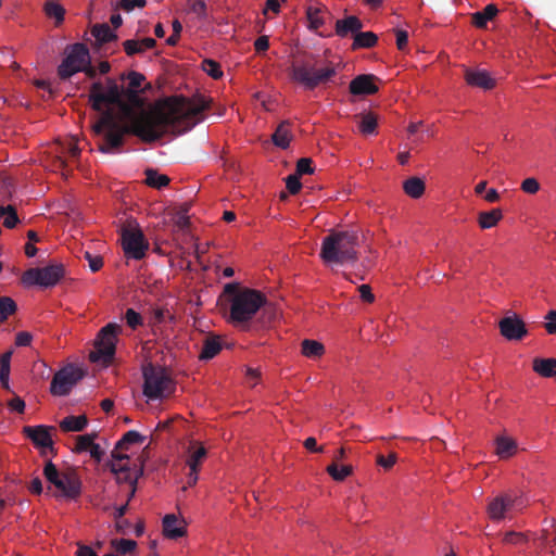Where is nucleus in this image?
<instances>
[{"label": "nucleus", "mask_w": 556, "mask_h": 556, "mask_svg": "<svg viewBox=\"0 0 556 556\" xmlns=\"http://www.w3.org/2000/svg\"><path fill=\"white\" fill-rule=\"evenodd\" d=\"M128 87L124 89L113 78L104 83L94 81L90 86L89 102L99 118L92 125L93 132L101 137L99 151L115 153L124 144L125 135H134L141 141L150 143L161 139L168 130L182 132L194 126V118L208 109V100L199 94L192 99L174 97L151 110L142 111L125 124L117 117L110 105L117 106L124 113L142 105L140 92L144 75L131 71L126 76ZM125 79V75H122Z\"/></svg>", "instance_id": "f257e3e1"}, {"label": "nucleus", "mask_w": 556, "mask_h": 556, "mask_svg": "<svg viewBox=\"0 0 556 556\" xmlns=\"http://www.w3.org/2000/svg\"><path fill=\"white\" fill-rule=\"evenodd\" d=\"M225 293L229 295V320L242 329L249 328V323L263 308V314H269L266 307L267 299L258 290L242 288L236 283L225 286ZM273 314L270 313V316Z\"/></svg>", "instance_id": "f03ea898"}, {"label": "nucleus", "mask_w": 556, "mask_h": 556, "mask_svg": "<svg viewBox=\"0 0 556 556\" xmlns=\"http://www.w3.org/2000/svg\"><path fill=\"white\" fill-rule=\"evenodd\" d=\"M358 244V235L353 230L331 231L321 241L320 258L326 264L355 263Z\"/></svg>", "instance_id": "7ed1b4c3"}, {"label": "nucleus", "mask_w": 556, "mask_h": 556, "mask_svg": "<svg viewBox=\"0 0 556 556\" xmlns=\"http://www.w3.org/2000/svg\"><path fill=\"white\" fill-rule=\"evenodd\" d=\"M289 74L292 80L301 84L305 89L313 90L336 76L337 71L333 66L316 68L314 63L302 59L292 62Z\"/></svg>", "instance_id": "20e7f679"}, {"label": "nucleus", "mask_w": 556, "mask_h": 556, "mask_svg": "<svg viewBox=\"0 0 556 556\" xmlns=\"http://www.w3.org/2000/svg\"><path fill=\"white\" fill-rule=\"evenodd\" d=\"M143 394L150 400L167 397L175 392L172 377L162 367L148 365L143 368Z\"/></svg>", "instance_id": "39448f33"}, {"label": "nucleus", "mask_w": 556, "mask_h": 556, "mask_svg": "<svg viewBox=\"0 0 556 556\" xmlns=\"http://www.w3.org/2000/svg\"><path fill=\"white\" fill-rule=\"evenodd\" d=\"M121 332L122 327L115 323H109L101 328L96 338L94 351L90 352L89 359L92 363L111 364L116 351L117 337Z\"/></svg>", "instance_id": "423d86ee"}, {"label": "nucleus", "mask_w": 556, "mask_h": 556, "mask_svg": "<svg viewBox=\"0 0 556 556\" xmlns=\"http://www.w3.org/2000/svg\"><path fill=\"white\" fill-rule=\"evenodd\" d=\"M43 475L58 489L61 496L74 500L80 495L81 482L74 470L60 472L55 465L49 460L45 465Z\"/></svg>", "instance_id": "0eeeda50"}, {"label": "nucleus", "mask_w": 556, "mask_h": 556, "mask_svg": "<svg viewBox=\"0 0 556 556\" xmlns=\"http://www.w3.org/2000/svg\"><path fill=\"white\" fill-rule=\"evenodd\" d=\"M64 59L58 67V75L62 80L71 78L90 63V53L86 45L77 42L68 45L64 51Z\"/></svg>", "instance_id": "6e6552de"}, {"label": "nucleus", "mask_w": 556, "mask_h": 556, "mask_svg": "<svg viewBox=\"0 0 556 556\" xmlns=\"http://www.w3.org/2000/svg\"><path fill=\"white\" fill-rule=\"evenodd\" d=\"M122 247L125 255L134 260H142L149 250V242L135 220L121 229Z\"/></svg>", "instance_id": "1a4fd4ad"}, {"label": "nucleus", "mask_w": 556, "mask_h": 556, "mask_svg": "<svg viewBox=\"0 0 556 556\" xmlns=\"http://www.w3.org/2000/svg\"><path fill=\"white\" fill-rule=\"evenodd\" d=\"M84 376L85 371L80 367L67 364L54 374L50 384V393L53 396L68 395Z\"/></svg>", "instance_id": "9d476101"}, {"label": "nucleus", "mask_w": 556, "mask_h": 556, "mask_svg": "<svg viewBox=\"0 0 556 556\" xmlns=\"http://www.w3.org/2000/svg\"><path fill=\"white\" fill-rule=\"evenodd\" d=\"M65 275L62 264H51L42 268H29L22 276L23 283L45 288L55 286Z\"/></svg>", "instance_id": "9b49d317"}, {"label": "nucleus", "mask_w": 556, "mask_h": 556, "mask_svg": "<svg viewBox=\"0 0 556 556\" xmlns=\"http://www.w3.org/2000/svg\"><path fill=\"white\" fill-rule=\"evenodd\" d=\"M109 466L110 470L116 476L118 482H126L131 485V491L127 501L129 502L135 495L137 481L143 473L142 467H137L136 465H134V467L117 465L113 462H111Z\"/></svg>", "instance_id": "f8f14e48"}, {"label": "nucleus", "mask_w": 556, "mask_h": 556, "mask_svg": "<svg viewBox=\"0 0 556 556\" xmlns=\"http://www.w3.org/2000/svg\"><path fill=\"white\" fill-rule=\"evenodd\" d=\"M498 328L501 334L510 341L521 340L528 333L525 323L517 316L502 318Z\"/></svg>", "instance_id": "ddd939ff"}, {"label": "nucleus", "mask_w": 556, "mask_h": 556, "mask_svg": "<svg viewBox=\"0 0 556 556\" xmlns=\"http://www.w3.org/2000/svg\"><path fill=\"white\" fill-rule=\"evenodd\" d=\"M516 498L505 493L495 496L488 505V514L494 521H500L515 506Z\"/></svg>", "instance_id": "4468645a"}, {"label": "nucleus", "mask_w": 556, "mask_h": 556, "mask_svg": "<svg viewBox=\"0 0 556 556\" xmlns=\"http://www.w3.org/2000/svg\"><path fill=\"white\" fill-rule=\"evenodd\" d=\"M379 80L372 74H362L356 76L350 83V92L354 96H365V94H374L378 92V87L375 81Z\"/></svg>", "instance_id": "2eb2a0df"}, {"label": "nucleus", "mask_w": 556, "mask_h": 556, "mask_svg": "<svg viewBox=\"0 0 556 556\" xmlns=\"http://www.w3.org/2000/svg\"><path fill=\"white\" fill-rule=\"evenodd\" d=\"M465 80L471 87L490 90L495 86V80L485 70L465 68Z\"/></svg>", "instance_id": "dca6fc26"}, {"label": "nucleus", "mask_w": 556, "mask_h": 556, "mask_svg": "<svg viewBox=\"0 0 556 556\" xmlns=\"http://www.w3.org/2000/svg\"><path fill=\"white\" fill-rule=\"evenodd\" d=\"M187 533L186 523L179 520L176 515L168 514L163 518V534L167 539L176 540L185 536Z\"/></svg>", "instance_id": "f3484780"}, {"label": "nucleus", "mask_w": 556, "mask_h": 556, "mask_svg": "<svg viewBox=\"0 0 556 556\" xmlns=\"http://www.w3.org/2000/svg\"><path fill=\"white\" fill-rule=\"evenodd\" d=\"M24 434L30 439L34 444L40 447H49L52 450V439L49 428L46 426H27L23 429Z\"/></svg>", "instance_id": "a211bd4d"}, {"label": "nucleus", "mask_w": 556, "mask_h": 556, "mask_svg": "<svg viewBox=\"0 0 556 556\" xmlns=\"http://www.w3.org/2000/svg\"><path fill=\"white\" fill-rule=\"evenodd\" d=\"M363 28V22L355 15H350L336 22V34L341 37H348L350 34L354 37Z\"/></svg>", "instance_id": "6ab92c4d"}, {"label": "nucleus", "mask_w": 556, "mask_h": 556, "mask_svg": "<svg viewBox=\"0 0 556 556\" xmlns=\"http://www.w3.org/2000/svg\"><path fill=\"white\" fill-rule=\"evenodd\" d=\"M222 351V342L219 337L210 336L203 341L200 359L208 361L215 357Z\"/></svg>", "instance_id": "aec40b11"}, {"label": "nucleus", "mask_w": 556, "mask_h": 556, "mask_svg": "<svg viewBox=\"0 0 556 556\" xmlns=\"http://www.w3.org/2000/svg\"><path fill=\"white\" fill-rule=\"evenodd\" d=\"M88 425V418L86 415L80 416H67L62 419L59 424L60 428L64 432H79L83 431Z\"/></svg>", "instance_id": "412c9836"}, {"label": "nucleus", "mask_w": 556, "mask_h": 556, "mask_svg": "<svg viewBox=\"0 0 556 556\" xmlns=\"http://www.w3.org/2000/svg\"><path fill=\"white\" fill-rule=\"evenodd\" d=\"M533 370L542 377H556V358H534Z\"/></svg>", "instance_id": "4be33fe9"}, {"label": "nucleus", "mask_w": 556, "mask_h": 556, "mask_svg": "<svg viewBox=\"0 0 556 556\" xmlns=\"http://www.w3.org/2000/svg\"><path fill=\"white\" fill-rule=\"evenodd\" d=\"M91 35L94 37L96 42L99 46L117 39V35L112 31L106 23L93 25L91 28Z\"/></svg>", "instance_id": "5701e85b"}, {"label": "nucleus", "mask_w": 556, "mask_h": 556, "mask_svg": "<svg viewBox=\"0 0 556 556\" xmlns=\"http://www.w3.org/2000/svg\"><path fill=\"white\" fill-rule=\"evenodd\" d=\"M498 13L495 4H488L482 11H477L472 14V24L477 28H484L486 23L493 20Z\"/></svg>", "instance_id": "b1692460"}, {"label": "nucleus", "mask_w": 556, "mask_h": 556, "mask_svg": "<svg viewBox=\"0 0 556 556\" xmlns=\"http://www.w3.org/2000/svg\"><path fill=\"white\" fill-rule=\"evenodd\" d=\"M290 124L288 122H281L271 135L273 143L281 149H287L290 143Z\"/></svg>", "instance_id": "393cba45"}, {"label": "nucleus", "mask_w": 556, "mask_h": 556, "mask_svg": "<svg viewBox=\"0 0 556 556\" xmlns=\"http://www.w3.org/2000/svg\"><path fill=\"white\" fill-rule=\"evenodd\" d=\"M495 444L496 455L502 459L511 457L517 451V443L507 437H497Z\"/></svg>", "instance_id": "a878e982"}, {"label": "nucleus", "mask_w": 556, "mask_h": 556, "mask_svg": "<svg viewBox=\"0 0 556 556\" xmlns=\"http://www.w3.org/2000/svg\"><path fill=\"white\" fill-rule=\"evenodd\" d=\"M378 36L372 31H361L354 36L352 49H369L377 45Z\"/></svg>", "instance_id": "bb28decb"}, {"label": "nucleus", "mask_w": 556, "mask_h": 556, "mask_svg": "<svg viewBox=\"0 0 556 556\" xmlns=\"http://www.w3.org/2000/svg\"><path fill=\"white\" fill-rule=\"evenodd\" d=\"M502 218V211L500 208H493L489 212H480L478 215V224L482 229H490L496 226Z\"/></svg>", "instance_id": "cd10ccee"}, {"label": "nucleus", "mask_w": 556, "mask_h": 556, "mask_svg": "<svg viewBox=\"0 0 556 556\" xmlns=\"http://www.w3.org/2000/svg\"><path fill=\"white\" fill-rule=\"evenodd\" d=\"M425 182L418 177H410L403 182L404 192L413 198L419 199L425 193Z\"/></svg>", "instance_id": "c85d7f7f"}, {"label": "nucleus", "mask_w": 556, "mask_h": 556, "mask_svg": "<svg viewBox=\"0 0 556 556\" xmlns=\"http://www.w3.org/2000/svg\"><path fill=\"white\" fill-rule=\"evenodd\" d=\"M302 354L309 358L320 357L325 353V346L323 343L305 339L302 341Z\"/></svg>", "instance_id": "c756f323"}, {"label": "nucleus", "mask_w": 556, "mask_h": 556, "mask_svg": "<svg viewBox=\"0 0 556 556\" xmlns=\"http://www.w3.org/2000/svg\"><path fill=\"white\" fill-rule=\"evenodd\" d=\"M144 440L146 437L140 434L138 431L129 430L116 442V447L127 451L130 445L141 444L144 442Z\"/></svg>", "instance_id": "7c9ffc66"}, {"label": "nucleus", "mask_w": 556, "mask_h": 556, "mask_svg": "<svg viewBox=\"0 0 556 556\" xmlns=\"http://www.w3.org/2000/svg\"><path fill=\"white\" fill-rule=\"evenodd\" d=\"M170 179L166 175L159 174L156 170L151 168L146 170V182L152 188L162 189L163 187H166Z\"/></svg>", "instance_id": "2f4dec72"}, {"label": "nucleus", "mask_w": 556, "mask_h": 556, "mask_svg": "<svg viewBox=\"0 0 556 556\" xmlns=\"http://www.w3.org/2000/svg\"><path fill=\"white\" fill-rule=\"evenodd\" d=\"M326 471L336 481H343L346 477L352 475L353 467L351 465L339 466L336 462L331 463Z\"/></svg>", "instance_id": "473e14b6"}, {"label": "nucleus", "mask_w": 556, "mask_h": 556, "mask_svg": "<svg viewBox=\"0 0 556 556\" xmlns=\"http://www.w3.org/2000/svg\"><path fill=\"white\" fill-rule=\"evenodd\" d=\"M43 10L48 17L55 20L56 26L63 23L65 9L60 3L55 1H47Z\"/></svg>", "instance_id": "72a5a7b5"}, {"label": "nucleus", "mask_w": 556, "mask_h": 556, "mask_svg": "<svg viewBox=\"0 0 556 556\" xmlns=\"http://www.w3.org/2000/svg\"><path fill=\"white\" fill-rule=\"evenodd\" d=\"M0 217H3V226L12 229L20 222L16 210L12 205L0 206Z\"/></svg>", "instance_id": "f704fd0d"}, {"label": "nucleus", "mask_w": 556, "mask_h": 556, "mask_svg": "<svg viewBox=\"0 0 556 556\" xmlns=\"http://www.w3.org/2000/svg\"><path fill=\"white\" fill-rule=\"evenodd\" d=\"M377 128V117L372 113H365L361 115L359 130L364 135L375 134Z\"/></svg>", "instance_id": "c9c22d12"}, {"label": "nucleus", "mask_w": 556, "mask_h": 556, "mask_svg": "<svg viewBox=\"0 0 556 556\" xmlns=\"http://www.w3.org/2000/svg\"><path fill=\"white\" fill-rule=\"evenodd\" d=\"M16 303L9 296L0 298V323H4L10 315L16 312Z\"/></svg>", "instance_id": "e433bc0d"}, {"label": "nucleus", "mask_w": 556, "mask_h": 556, "mask_svg": "<svg viewBox=\"0 0 556 556\" xmlns=\"http://www.w3.org/2000/svg\"><path fill=\"white\" fill-rule=\"evenodd\" d=\"M96 437H97V433H87V434L78 435L76 438V446H75L74 451L76 453L89 451L91 445L94 443L93 441H94Z\"/></svg>", "instance_id": "4c0bfd02"}, {"label": "nucleus", "mask_w": 556, "mask_h": 556, "mask_svg": "<svg viewBox=\"0 0 556 556\" xmlns=\"http://www.w3.org/2000/svg\"><path fill=\"white\" fill-rule=\"evenodd\" d=\"M202 70L214 79H218L223 76L219 63L211 59L203 60Z\"/></svg>", "instance_id": "58836bf2"}, {"label": "nucleus", "mask_w": 556, "mask_h": 556, "mask_svg": "<svg viewBox=\"0 0 556 556\" xmlns=\"http://www.w3.org/2000/svg\"><path fill=\"white\" fill-rule=\"evenodd\" d=\"M321 10L319 8L308 7L306 11L307 20L309 22V27L313 29H318L324 25V20L320 16Z\"/></svg>", "instance_id": "ea45409f"}, {"label": "nucleus", "mask_w": 556, "mask_h": 556, "mask_svg": "<svg viewBox=\"0 0 556 556\" xmlns=\"http://www.w3.org/2000/svg\"><path fill=\"white\" fill-rule=\"evenodd\" d=\"M111 544L116 548L117 552L121 554H129L132 553L136 547L137 543L134 540H127V539H121V540H113Z\"/></svg>", "instance_id": "a19ab883"}, {"label": "nucleus", "mask_w": 556, "mask_h": 556, "mask_svg": "<svg viewBox=\"0 0 556 556\" xmlns=\"http://www.w3.org/2000/svg\"><path fill=\"white\" fill-rule=\"evenodd\" d=\"M314 173L313 161L309 157H302L296 162L295 175H309Z\"/></svg>", "instance_id": "79ce46f5"}, {"label": "nucleus", "mask_w": 556, "mask_h": 556, "mask_svg": "<svg viewBox=\"0 0 556 556\" xmlns=\"http://www.w3.org/2000/svg\"><path fill=\"white\" fill-rule=\"evenodd\" d=\"M206 456V450L204 446L199 445L193 452H191L189 459L187 460V464L189 467L194 466L195 468H199L201 462Z\"/></svg>", "instance_id": "37998d69"}, {"label": "nucleus", "mask_w": 556, "mask_h": 556, "mask_svg": "<svg viewBox=\"0 0 556 556\" xmlns=\"http://www.w3.org/2000/svg\"><path fill=\"white\" fill-rule=\"evenodd\" d=\"M125 320L126 324L131 329H137L139 326L143 324V319L139 313H137L134 308H127L125 312Z\"/></svg>", "instance_id": "c03bdc74"}, {"label": "nucleus", "mask_w": 556, "mask_h": 556, "mask_svg": "<svg viewBox=\"0 0 556 556\" xmlns=\"http://www.w3.org/2000/svg\"><path fill=\"white\" fill-rule=\"evenodd\" d=\"M122 451H125L124 448H117L116 446L111 452L112 459L106 463V467L110 469L109 464L111 462L117 464V465H129V456L127 454H123Z\"/></svg>", "instance_id": "a18cd8bd"}, {"label": "nucleus", "mask_w": 556, "mask_h": 556, "mask_svg": "<svg viewBox=\"0 0 556 556\" xmlns=\"http://www.w3.org/2000/svg\"><path fill=\"white\" fill-rule=\"evenodd\" d=\"M190 11L201 20L207 18V7L203 0H195L191 2Z\"/></svg>", "instance_id": "49530a36"}, {"label": "nucleus", "mask_w": 556, "mask_h": 556, "mask_svg": "<svg viewBox=\"0 0 556 556\" xmlns=\"http://www.w3.org/2000/svg\"><path fill=\"white\" fill-rule=\"evenodd\" d=\"M124 50L127 55H134L137 53H142L144 48L141 47L140 41L128 39L123 42Z\"/></svg>", "instance_id": "de8ad7c7"}, {"label": "nucleus", "mask_w": 556, "mask_h": 556, "mask_svg": "<svg viewBox=\"0 0 556 556\" xmlns=\"http://www.w3.org/2000/svg\"><path fill=\"white\" fill-rule=\"evenodd\" d=\"M166 317H169V319H174V316L169 314L168 309L156 307L152 311V324H162L165 321Z\"/></svg>", "instance_id": "09e8293b"}, {"label": "nucleus", "mask_w": 556, "mask_h": 556, "mask_svg": "<svg viewBox=\"0 0 556 556\" xmlns=\"http://www.w3.org/2000/svg\"><path fill=\"white\" fill-rule=\"evenodd\" d=\"M521 190L529 194H535L540 190V184L533 177L526 178L521 182Z\"/></svg>", "instance_id": "8fccbe9b"}, {"label": "nucleus", "mask_w": 556, "mask_h": 556, "mask_svg": "<svg viewBox=\"0 0 556 556\" xmlns=\"http://www.w3.org/2000/svg\"><path fill=\"white\" fill-rule=\"evenodd\" d=\"M286 187L291 194H296L302 187L300 177L295 174L289 175L286 178Z\"/></svg>", "instance_id": "3c124183"}, {"label": "nucleus", "mask_w": 556, "mask_h": 556, "mask_svg": "<svg viewBox=\"0 0 556 556\" xmlns=\"http://www.w3.org/2000/svg\"><path fill=\"white\" fill-rule=\"evenodd\" d=\"M396 460L397 456L395 453H390L387 457L381 454L377 456V464L383 467L384 469H391L396 463Z\"/></svg>", "instance_id": "603ef678"}, {"label": "nucleus", "mask_w": 556, "mask_h": 556, "mask_svg": "<svg viewBox=\"0 0 556 556\" xmlns=\"http://www.w3.org/2000/svg\"><path fill=\"white\" fill-rule=\"evenodd\" d=\"M85 257L88 260L89 267L93 273L98 271L103 266V261L100 256H92L89 252H86Z\"/></svg>", "instance_id": "864d4df0"}, {"label": "nucleus", "mask_w": 556, "mask_h": 556, "mask_svg": "<svg viewBox=\"0 0 556 556\" xmlns=\"http://www.w3.org/2000/svg\"><path fill=\"white\" fill-rule=\"evenodd\" d=\"M396 47L399 50H404L408 42V34L406 30L396 29Z\"/></svg>", "instance_id": "5fc2aeb1"}, {"label": "nucleus", "mask_w": 556, "mask_h": 556, "mask_svg": "<svg viewBox=\"0 0 556 556\" xmlns=\"http://www.w3.org/2000/svg\"><path fill=\"white\" fill-rule=\"evenodd\" d=\"M254 48L257 53L265 52L269 48V38L266 35L258 37L254 42Z\"/></svg>", "instance_id": "6e6d98bb"}, {"label": "nucleus", "mask_w": 556, "mask_h": 556, "mask_svg": "<svg viewBox=\"0 0 556 556\" xmlns=\"http://www.w3.org/2000/svg\"><path fill=\"white\" fill-rule=\"evenodd\" d=\"M33 336L27 331H21L15 337V344L17 346H27L30 344Z\"/></svg>", "instance_id": "4d7b16f0"}, {"label": "nucleus", "mask_w": 556, "mask_h": 556, "mask_svg": "<svg viewBox=\"0 0 556 556\" xmlns=\"http://www.w3.org/2000/svg\"><path fill=\"white\" fill-rule=\"evenodd\" d=\"M361 293V299L367 303H372L375 301V295L371 292V288L369 285H362L358 288Z\"/></svg>", "instance_id": "13d9d810"}, {"label": "nucleus", "mask_w": 556, "mask_h": 556, "mask_svg": "<svg viewBox=\"0 0 556 556\" xmlns=\"http://www.w3.org/2000/svg\"><path fill=\"white\" fill-rule=\"evenodd\" d=\"M146 4V0H121V5L126 11H131L136 7L143 8Z\"/></svg>", "instance_id": "bf43d9fd"}, {"label": "nucleus", "mask_w": 556, "mask_h": 556, "mask_svg": "<svg viewBox=\"0 0 556 556\" xmlns=\"http://www.w3.org/2000/svg\"><path fill=\"white\" fill-rule=\"evenodd\" d=\"M303 445L306 450H308L309 452H313V453H323L324 452V446H317L316 439L313 437L305 439Z\"/></svg>", "instance_id": "052dcab7"}, {"label": "nucleus", "mask_w": 556, "mask_h": 556, "mask_svg": "<svg viewBox=\"0 0 556 556\" xmlns=\"http://www.w3.org/2000/svg\"><path fill=\"white\" fill-rule=\"evenodd\" d=\"M9 407L12 409V410H15L20 414H22L25 409V402L23 399H21L20 396H15L13 397L10 402H9Z\"/></svg>", "instance_id": "680f3d73"}, {"label": "nucleus", "mask_w": 556, "mask_h": 556, "mask_svg": "<svg viewBox=\"0 0 556 556\" xmlns=\"http://www.w3.org/2000/svg\"><path fill=\"white\" fill-rule=\"evenodd\" d=\"M34 369L39 374L42 379H48L50 377V368L47 366L45 362H37L34 365Z\"/></svg>", "instance_id": "e2e57ef3"}, {"label": "nucleus", "mask_w": 556, "mask_h": 556, "mask_svg": "<svg viewBox=\"0 0 556 556\" xmlns=\"http://www.w3.org/2000/svg\"><path fill=\"white\" fill-rule=\"evenodd\" d=\"M523 535L517 532H507L504 535V542L508 544H518L523 542Z\"/></svg>", "instance_id": "0e129e2a"}, {"label": "nucleus", "mask_w": 556, "mask_h": 556, "mask_svg": "<svg viewBox=\"0 0 556 556\" xmlns=\"http://www.w3.org/2000/svg\"><path fill=\"white\" fill-rule=\"evenodd\" d=\"M76 556H98V554L88 545L77 542Z\"/></svg>", "instance_id": "69168bd1"}, {"label": "nucleus", "mask_w": 556, "mask_h": 556, "mask_svg": "<svg viewBox=\"0 0 556 556\" xmlns=\"http://www.w3.org/2000/svg\"><path fill=\"white\" fill-rule=\"evenodd\" d=\"M90 456L97 462L100 463L104 456V451L97 443H93L89 448Z\"/></svg>", "instance_id": "338daca9"}, {"label": "nucleus", "mask_w": 556, "mask_h": 556, "mask_svg": "<svg viewBox=\"0 0 556 556\" xmlns=\"http://www.w3.org/2000/svg\"><path fill=\"white\" fill-rule=\"evenodd\" d=\"M131 523L124 518L115 519V529L121 534H126Z\"/></svg>", "instance_id": "774afa93"}]
</instances>
